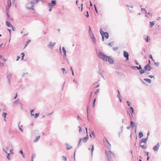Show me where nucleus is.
<instances>
[{
	"mask_svg": "<svg viewBox=\"0 0 161 161\" xmlns=\"http://www.w3.org/2000/svg\"><path fill=\"white\" fill-rule=\"evenodd\" d=\"M98 56L99 58L105 62L108 61L110 64H113L114 60L110 56H107L103 53L100 52H99Z\"/></svg>",
	"mask_w": 161,
	"mask_h": 161,
	"instance_id": "1",
	"label": "nucleus"
},
{
	"mask_svg": "<svg viewBox=\"0 0 161 161\" xmlns=\"http://www.w3.org/2000/svg\"><path fill=\"white\" fill-rule=\"evenodd\" d=\"M105 153L108 161H114L115 159V156L114 153H112L111 151L108 152L106 150Z\"/></svg>",
	"mask_w": 161,
	"mask_h": 161,
	"instance_id": "2",
	"label": "nucleus"
},
{
	"mask_svg": "<svg viewBox=\"0 0 161 161\" xmlns=\"http://www.w3.org/2000/svg\"><path fill=\"white\" fill-rule=\"evenodd\" d=\"M36 3L34 1H31L30 3H28L26 4V8L29 10H34L33 7L34 4L37 3L39 2V0H35Z\"/></svg>",
	"mask_w": 161,
	"mask_h": 161,
	"instance_id": "3",
	"label": "nucleus"
},
{
	"mask_svg": "<svg viewBox=\"0 0 161 161\" xmlns=\"http://www.w3.org/2000/svg\"><path fill=\"white\" fill-rule=\"evenodd\" d=\"M12 147V146L11 143L10 142L8 143L7 146L6 147V148H3V151L5 153H7V151L9 149H11Z\"/></svg>",
	"mask_w": 161,
	"mask_h": 161,
	"instance_id": "4",
	"label": "nucleus"
},
{
	"mask_svg": "<svg viewBox=\"0 0 161 161\" xmlns=\"http://www.w3.org/2000/svg\"><path fill=\"white\" fill-rule=\"evenodd\" d=\"M57 2L56 0H52L51 3H47L48 6L49 7H52L55 6L56 5Z\"/></svg>",
	"mask_w": 161,
	"mask_h": 161,
	"instance_id": "5",
	"label": "nucleus"
},
{
	"mask_svg": "<svg viewBox=\"0 0 161 161\" xmlns=\"http://www.w3.org/2000/svg\"><path fill=\"white\" fill-rule=\"evenodd\" d=\"M12 77V74L9 73L7 76V78L9 84H10L11 82V78Z\"/></svg>",
	"mask_w": 161,
	"mask_h": 161,
	"instance_id": "6",
	"label": "nucleus"
},
{
	"mask_svg": "<svg viewBox=\"0 0 161 161\" xmlns=\"http://www.w3.org/2000/svg\"><path fill=\"white\" fill-rule=\"evenodd\" d=\"M144 69L146 71H150L151 70L153 69V68L151 67L150 65L148 64H146L144 68Z\"/></svg>",
	"mask_w": 161,
	"mask_h": 161,
	"instance_id": "7",
	"label": "nucleus"
},
{
	"mask_svg": "<svg viewBox=\"0 0 161 161\" xmlns=\"http://www.w3.org/2000/svg\"><path fill=\"white\" fill-rule=\"evenodd\" d=\"M130 127L133 128L134 127H135V131L136 130L137 125L134 122L131 121L130 122Z\"/></svg>",
	"mask_w": 161,
	"mask_h": 161,
	"instance_id": "8",
	"label": "nucleus"
},
{
	"mask_svg": "<svg viewBox=\"0 0 161 161\" xmlns=\"http://www.w3.org/2000/svg\"><path fill=\"white\" fill-rule=\"evenodd\" d=\"M124 56L126 58V60H129V54L128 52L125 51H124L123 52Z\"/></svg>",
	"mask_w": 161,
	"mask_h": 161,
	"instance_id": "9",
	"label": "nucleus"
},
{
	"mask_svg": "<svg viewBox=\"0 0 161 161\" xmlns=\"http://www.w3.org/2000/svg\"><path fill=\"white\" fill-rule=\"evenodd\" d=\"M148 137H147L146 138H142L141 140H140L139 143H146L147 142V140L148 139Z\"/></svg>",
	"mask_w": 161,
	"mask_h": 161,
	"instance_id": "10",
	"label": "nucleus"
},
{
	"mask_svg": "<svg viewBox=\"0 0 161 161\" xmlns=\"http://www.w3.org/2000/svg\"><path fill=\"white\" fill-rule=\"evenodd\" d=\"M160 145L159 142H158L157 144L155 146L153 147V150L154 151H157Z\"/></svg>",
	"mask_w": 161,
	"mask_h": 161,
	"instance_id": "11",
	"label": "nucleus"
},
{
	"mask_svg": "<svg viewBox=\"0 0 161 161\" xmlns=\"http://www.w3.org/2000/svg\"><path fill=\"white\" fill-rule=\"evenodd\" d=\"M55 44L56 42H51L48 45V46L49 47L51 48L52 47H53Z\"/></svg>",
	"mask_w": 161,
	"mask_h": 161,
	"instance_id": "12",
	"label": "nucleus"
},
{
	"mask_svg": "<svg viewBox=\"0 0 161 161\" xmlns=\"http://www.w3.org/2000/svg\"><path fill=\"white\" fill-rule=\"evenodd\" d=\"M80 139H82V141L83 142H87L88 139V136L87 135L86 137H84L83 138H81Z\"/></svg>",
	"mask_w": 161,
	"mask_h": 161,
	"instance_id": "13",
	"label": "nucleus"
},
{
	"mask_svg": "<svg viewBox=\"0 0 161 161\" xmlns=\"http://www.w3.org/2000/svg\"><path fill=\"white\" fill-rule=\"evenodd\" d=\"M91 38L92 39L93 42L94 43H96L97 42H96V38H95V37L94 36V35H92V36L91 37Z\"/></svg>",
	"mask_w": 161,
	"mask_h": 161,
	"instance_id": "14",
	"label": "nucleus"
},
{
	"mask_svg": "<svg viewBox=\"0 0 161 161\" xmlns=\"http://www.w3.org/2000/svg\"><path fill=\"white\" fill-rule=\"evenodd\" d=\"M103 35L106 39H108L109 37L108 34L107 32H106L103 33Z\"/></svg>",
	"mask_w": 161,
	"mask_h": 161,
	"instance_id": "15",
	"label": "nucleus"
},
{
	"mask_svg": "<svg viewBox=\"0 0 161 161\" xmlns=\"http://www.w3.org/2000/svg\"><path fill=\"white\" fill-rule=\"evenodd\" d=\"M8 5L6 7L9 8L11 6V2L10 0H8L7 1Z\"/></svg>",
	"mask_w": 161,
	"mask_h": 161,
	"instance_id": "16",
	"label": "nucleus"
},
{
	"mask_svg": "<svg viewBox=\"0 0 161 161\" xmlns=\"http://www.w3.org/2000/svg\"><path fill=\"white\" fill-rule=\"evenodd\" d=\"M88 33H89V35H90V36H91V35H93V34L92 33V31L91 30V28L90 26H89V30L88 31Z\"/></svg>",
	"mask_w": 161,
	"mask_h": 161,
	"instance_id": "17",
	"label": "nucleus"
},
{
	"mask_svg": "<svg viewBox=\"0 0 161 161\" xmlns=\"http://www.w3.org/2000/svg\"><path fill=\"white\" fill-rule=\"evenodd\" d=\"M20 122L18 124V126L19 129L22 132H23V130L22 128H21V127H22V125H21L20 126L19 125L20 124Z\"/></svg>",
	"mask_w": 161,
	"mask_h": 161,
	"instance_id": "18",
	"label": "nucleus"
},
{
	"mask_svg": "<svg viewBox=\"0 0 161 161\" xmlns=\"http://www.w3.org/2000/svg\"><path fill=\"white\" fill-rule=\"evenodd\" d=\"M130 109L131 111V114L132 117H133V114L134 113V109L132 107H130Z\"/></svg>",
	"mask_w": 161,
	"mask_h": 161,
	"instance_id": "19",
	"label": "nucleus"
},
{
	"mask_svg": "<svg viewBox=\"0 0 161 161\" xmlns=\"http://www.w3.org/2000/svg\"><path fill=\"white\" fill-rule=\"evenodd\" d=\"M40 137V136H37L34 140V142H38Z\"/></svg>",
	"mask_w": 161,
	"mask_h": 161,
	"instance_id": "20",
	"label": "nucleus"
},
{
	"mask_svg": "<svg viewBox=\"0 0 161 161\" xmlns=\"http://www.w3.org/2000/svg\"><path fill=\"white\" fill-rule=\"evenodd\" d=\"M6 25L8 27H12V25L8 21H6Z\"/></svg>",
	"mask_w": 161,
	"mask_h": 161,
	"instance_id": "21",
	"label": "nucleus"
},
{
	"mask_svg": "<svg viewBox=\"0 0 161 161\" xmlns=\"http://www.w3.org/2000/svg\"><path fill=\"white\" fill-rule=\"evenodd\" d=\"M62 50L63 52L64 53V56H66V50L64 47H62Z\"/></svg>",
	"mask_w": 161,
	"mask_h": 161,
	"instance_id": "22",
	"label": "nucleus"
},
{
	"mask_svg": "<svg viewBox=\"0 0 161 161\" xmlns=\"http://www.w3.org/2000/svg\"><path fill=\"white\" fill-rule=\"evenodd\" d=\"M144 80L148 82L149 83H150L151 82V80L150 79L148 78H145L144 79Z\"/></svg>",
	"mask_w": 161,
	"mask_h": 161,
	"instance_id": "23",
	"label": "nucleus"
},
{
	"mask_svg": "<svg viewBox=\"0 0 161 161\" xmlns=\"http://www.w3.org/2000/svg\"><path fill=\"white\" fill-rule=\"evenodd\" d=\"M145 72V69H140V71H139V73L141 74H143Z\"/></svg>",
	"mask_w": 161,
	"mask_h": 161,
	"instance_id": "24",
	"label": "nucleus"
},
{
	"mask_svg": "<svg viewBox=\"0 0 161 161\" xmlns=\"http://www.w3.org/2000/svg\"><path fill=\"white\" fill-rule=\"evenodd\" d=\"M140 146H141V147H142V148L143 149H146L147 147L146 145H141V144Z\"/></svg>",
	"mask_w": 161,
	"mask_h": 161,
	"instance_id": "25",
	"label": "nucleus"
},
{
	"mask_svg": "<svg viewBox=\"0 0 161 161\" xmlns=\"http://www.w3.org/2000/svg\"><path fill=\"white\" fill-rule=\"evenodd\" d=\"M62 159L64 161H67V158L64 157V156H62Z\"/></svg>",
	"mask_w": 161,
	"mask_h": 161,
	"instance_id": "26",
	"label": "nucleus"
},
{
	"mask_svg": "<svg viewBox=\"0 0 161 161\" xmlns=\"http://www.w3.org/2000/svg\"><path fill=\"white\" fill-rule=\"evenodd\" d=\"M139 138H142L143 136V134L142 132H140L139 133Z\"/></svg>",
	"mask_w": 161,
	"mask_h": 161,
	"instance_id": "27",
	"label": "nucleus"
},
{
	"mask_svg": "<svg viewBox=\"0 0 161 161\" xmlns=\"http://www.w3.org/2000/svg\"><path fill=\"white\" fill-rule=\"evenodd\" d=\"M149 23H150V27H152L153 26V25H154V24L153 22H151V21H150L149 22Z\"/></svg>",
	"mask_w": 161,
	"mask_h": 161,
	"instance_id": "28",
	"label": "nucleus"
},
{
	"mask_svg": "<svg viewBox=\"0 0 161 161\" xmlns=\"http://www.w3.org/2000/svg\"><path fill=\"white\" fill-rule=\"evenodd\" d=\"M61 70V71H63V73L64 74H66L67 72L65 71V69L64 68H62Z\"/></svg>",
	"mask_w": 161,
	"mask_h": 161,
	"instance_id": "29",
	"label": "nucleus"
},
{
	"mask_svg": "<svg viewBox=\"0 0 161 161\" xmlns=\"http://www.w3.org/2000/svg\"><path fill=\"white\" fill-rule=\"evenodd\" d=\"M30 41H31V40H29V41H27L26 42H25V47H26L27 46V45L28 44L29 42Z\"/></svg>",
	"mask_w": 161,
	"mask_h": 161,
	"instance_id": "30",
	"label": "nucleus"
},
{
	"mask_svg": "<svg viewBox=\"0 0 161 161\" xmlns=\"http://www.w3.org/2000/svg\"><path fill=\"white\" fill-rule=\"evenodd\" d=\"M7 154V158L8 159V160H9L10 159V157H9V155L10 154V153H6Z\"/></svg>",
	"mask_w": 161,
	"mask_h": 161,
	"instance_id": "31",
	"label": "nucleus"
},
{
	"mask_svg": "<svg viewBox=\"0 0 161 161\" xmlns=\"http://www.w3.org/2000/svg\"><path fill=\"white\" fill-rule=\"evenodd\" d=\"M65 144H66V146L67 148V149L68 150L70 149V146H69V144H67V143H66Z\"/></svg>",
	"mask_w": 161,
	"mask_h": 161,
	"instance_id": "32",
	"label": "nucleus"
},
{
	"mask_svg": "<svg viewBox=\"0 0 161 161\" xmlns=\"http://www.w3.org/2000/svg\"><path fill=\"white\" fill-rule=\"evenodd\" d=\"M82 140V139H80L79 141L78 142V147H79V146H80L81 145V144H80V142H81V141Z\"/></svg>",
	"mask_w": 161,
	"mask_h": 161,
	"instance_id": "33",
	"label": "nucleus"
},
{
	"mask_svg": "<svg viewBox=\"0 0 161 161\" xmlns=\"http://www.w3.org/2000/svg\"><path fill=\"white\" fill-rule=\"evenodd\" d=\"M35 157H36V154H33L32 155L31 161H33V158H35Z\"/></svg>",
	"mask_w": 161,
	"mask_h": 161,
	"instance_id": "34",
	"label": "nucleus"
},
{
	"mask_svg": "<svg viewBox=\"0 0 161 161\" xmlns=\"http://www.w3.org/2000/svg\"><path fill=\"white\" fill-rule=\"evenodd\" d=\"M19 100L17 99L14 102V104H15V105H16L17 103L19 102Z\"/></svg>",
	"mask_w": 161,
	"mask_h": 161,
	"instance_id": "35",
	"label": "nucleus"
},
{
	"mask_svg": "<svg viewBox=\"0 0 161 161\" xmlns=\"http://www.w3.org/2000/svg\"><path fill=\"white\" fill-rule=\"evenodd\" d=\"M136 69H137V70H140L142 69V68L141 66V65H139V67L136 66Z\"/></svg>",
	"mask_w": 161,
	"mask_h": 161,
	"instance_id": "36",
	"label": "nucleus"
},
{
	"mask_svg": "<svg viewBox=\"0 0 161 161\" xmlns=\"http://www.w3.org/2000/svg\"><path fill=\"white\" fill-rule=\"evenodd\" d=\"M92 146L91 149V154H92V152L94 150V146L92 144Z\"/></svg>",
	"mask_w": 161,
	"mask_h": 161,
	"instance_id": "37",
	"label": "nucleus"
},
{
	"mask_svg": "<svg viewBox=\"0 0 161 161\" xmlns=\"http://www.w3.org/2000/svg\"><path fill=\"white\" fill-rule=\"evenodd\" d=\"M21 55H22L21 60H22L23 59L24 57L25 56V54L23 53H21Z\"/></svg>",
	"mask_w": 161,
	"mask_h": 161,
	"instance_id": "38",
	"label": "nucleus"
},
{
	"mask_svg": "<svg viewBox=\"0 0 161 161\" xmlns=\"http://www.w3.org/2000/svg\"><path fill=\"white\" fill-rule=\"evenodd\" d=\"M9 8L6 7V14H8L9 12Z\"/></svg>",
	"mask_w": 161,
	"mask_h": 161,
	"instance_id": "39",
	"label": "nucleus"
},
{
	"mask_svg": "<svg viewBox=\"0 0 161 161\" xmlns=\"http://www.w3.org/2000/svg\"><path fill=\"white\" fill-rule=\"evenodd\" d=\"M154 64L157 66H159V62H154Z\"/></svg>",
	"mask_w": 161,
	"mask_h": 161,
	"instance_id": "40",
	"label": "nucleus"
},
{
	"mask_svg": "<svg viewBox=\"0 0 161 161\" xmlns=\"http://www.w3.org/2000/svg\"><path fill=\"white\" fill-rule=\"evenodd\" d=\"M90 109V106L89 104H88L87 106V112L88 113V110Z\"/></svg>",
	"mask_w": 161,
	"mask_h": 161,
	"instance_id": "41",
	"label": "nucleus"
},
{
	"mask_svg": "<svg viewBox=\"0 0 161 161\" xmlns=\"http://www.w3.org/2000/svg\"><path fill=\"white\" fill-rule=\"evenodd\" d=\"M114 42H111L110 43H109L108 44V45L109 46L111 47L112 46V45L113 44Z\"/></svg>",
	"mask_w": 161,
	"mask_h": 161,
	"instance_id": "42",
	"label": "nucleus"
},
{
	"mask_svg": "<svg viewBox=\"0 0 161 161\" xmlns=\"http://www.w3.org/2000/svg\"><path fill=\"white\" fill-rule=\"evenodd\" d=\"M7 114V113H4V112H3V114H2V116H3L4 117V118H6V115Z\"/></svg>",
	"mask_w": 161,
	"mask_h": 161,
	"instance_id": "43",
	"label": "nucleus"
},
{
	"mask_svg": "<svg viewBox=\"0 0 161 161\" xmlns=\"http://www.w3.org/2000/svg\"><path fill=\"white\" fill-rule=\"evenodd\" d=\"M94 8H95V11L97 13V7H96V6L95 5V4H94Z\"/></svg>",
	"mask_w": 161,
	"mask_h": 161,
	"instance_id": "44",
	"label": "nucleus"
},
{
	"mask_svg": "<svg viewBox=\"0 0 161 161\" xmlns=\"http://www.w3.org/2000/svg\"><path fill=\"white\" fill-rule=\"evenodd\" d=\"M100 32L102 36L103 35V33L104 32L102 30V28H101V29L100 31Z\"/></svg>",
	"mask_w": 161,
	"mask_h": 161,
	"instance_id": "45",
	"label": "nucleus"
},
{
	"mask_svg": "<svg viewBox=\"0 0 161 161\" xmlns=\"http://www.w3.org/2000/svg\"><path fill=\"white\" fill-rule=\"evenodd\" d=\"M39 116V114L38 113H36L35 114V117L36 118Z\"/></svg>",
	"mask_w": 161,
	"mask_h": 161,
	"instance_id": "46",
	"label": "nucleus"
},
{
	"mask_svg": "<svg viewBox=\"0 0 161 161\" xmlns=\"http://www.w3.org/2000/svg\"><path fill=\"white\" fill-rule=\"evenodd\" d=\"M131 68L135 70L136 69V66H131Z\"/></svg>",
	"mask_w": 161,
	"mask_h": 161,
	"instance_id": "47",
	"label": "nucleus"
},
{
	"mask_svg": "<svg viewBox=\"0 0 161 161\" xmlns=\"http://www.w3.org/2000/svg\"><path fill=\"white\" fill-rule=\"evenodd\" d=\"M78 127L79 128V132L80 133L82 131L81 128V127L80 126H78Z\"/></svg>",
	"mask_w": 161,
	"mask_h": 161,
	"instance_id": "48",
	"label": "nucleus"
},
{
	"mask_svg": "<svg viewBox=\"0 0 161 161\" xmlns=\"http://www.w3.org/2000/svg\"><path fill=\"white\" fill-rule=\"evenodd\" d=\"M126 103L129 106H130L131 104V103H130V102L128 101H127Z\"/></svg>",
	"mask_w": 161,
	"mask_h": 161,
	"instance_id": "49",
	"label": "nucleus"
},
{
	"mask_svg": "<svg viewBox=\"0 0 161 161\" xmlns=\"http://www.w3.org/2000/svg\"><path fill=\"white\" fill-rule=\"evenodd\" d=\"M149 58H151L152 59V60H153V61H154L153 58V57H152V55L151 54H150L149 55Z\"/></svg>",
	"mask_w": 161,
	"mask_h": 161,
	"instance_id": "50",
	"label": "nucleus"
},
{
	"mask_svg": "<svg viewBox=\"0 0 161 161\" xmlns=\"http://www.w3.org/2000/svg\"><path fill=\"white\" fill-rule=\"evenodd\" d=\"M148 77L150 78H153L154 79H155L153 75H149L148 76Z\"/></svg>",
	"mask_w": 161,
	"mask_h": 161,
	"instance_id": "51",
	"label": "nucleus"
},
{
	"mask_svg": "<svg viewBox=\"0 0 161 161\" xmlns=\"http://www.w3.org/2000/svg\"><path fill=\"white\" fill-rule=\"evenodd\" d=\"M98 73L99 74H100L102 75V77H103V75L102 72H100V70H99V71L98 72Z\"/></svg>",
	"mask_w": 161,
	"mask_h": 161,
	"instance_id": "52",
	"label": "nucleus"
},
{
	"mask_svg": "<svg viewBox=\"0 0 161 161\" xmlns=\"http://www.w3.org/2000/svg\"><path fill=\"white\" fill-rule=\"evenodd\" d=\"M96 98H95L94 100V101H93V106L94 107L95 105V101H96Z\"/></svg>",
	"mask_w": 161,
	"mask_h": 161,
	"instance_id": "53",
	"label": "nucleus"
},
{
	"mask_svg": "<svg viewBox=\"0 0 161 161\" xmlns=\"http://www.w3.org/2000/svg\"><path fill=\"white\" fill-rule=\"evenodd\" d=\"M59 51H60V53L61 55H62V51L61 49V47L60 46L59 47Z\"/></svg>",
	"mask_w": 161,
	"mask_h": 161,
	"instance_id": "54",
	"label": "nucleus"
},
{
	"mask_svg": "<svg viewBox=\"0 0 161 161\" xmlns=\"http://www.w3.org/2000/svg\"><path fill=\"white\" fill-rule=\"evenodd\" d=\"M113 49L114 50H116L118 49V47H114Z\"/></svg>",
	"mask_w": 161,
	"mask_h": 161,
	"instance_id": "55",
	"label": "nucleus"
},
{
	"mask_svg": "<svg viewBox=\"0 0 161 161\" xmlns=\"http://www.w3.org/2000/svg\"><path fill=\"white\" fill-rule=\"evenodd\" d=\"M130 153L131 154L132 157V158H133V152H132V150L130 151Z\"/></svg>",
	"mask_w": 161,
	"mask_h": 161,
	"instance_id": "56",
	"label": "nucleus"
},
{
	"mask_svg": "<svg viewBox=\"0 0 161 161\" xmlns=\"http://www.w3.org/2000/svg\"><path fill=\"white\" fill-rule=\"evenodd\" d=\"M99 92V89H98L94 93L97 94V93Z\"/></svg>",
	"mask_w": 161,
	"mask_h": 161,
	"instance_id": "57",
	"label": "nucleus"
},
{
	"mask_svg": "<svg viewBox=\"0 0 161 161\" xmlns=\"http://www.w3.org/2000/svg\"><path fill=\"white\" fill-rule=\"evenodd\" d=\"M92 93H93V92H91V94H90V95L89 97V99H91L92 97Z\"/></svg>",
	"mask_w": 161,
	"mask_h": 161,
	"instance_id": "58",
	"label": "nucleus"
},
{
	"mask_svg": "<svg viewBox=\"0 0 161 161\" xmlns=\"http://www.w3.org/2000/svg\"><path fill=\"white\" fill-rule=\"evenodd\" d=\"M71 71H72V75H74V73L73 70L71 67Z\"/></svg>",
	"mask_w": 161,
	"mask_h": 161,
	"instance_id": "59",
	"label": "nucleus"
},
{
	"mask_svg": "<svg viewBox=\"0 0 161 161\" xmlns=\"http://www.w3.org/2000/svg\"><path fill=\"white\" fill-rule=\"evenodd\" d=\"M77 119L78 120H81V119L79 116H77Z\"/></svg>",
	"mask_w": 161,
	"mask_h": 161,
	"instance_id": "60",
	"label": "nucleus"
},
{
	"mask_svg": "<svg viewBox=\"0 0 161 161\" xmlns=\"http://www.w3.org/2000/svg\"><path fill=\"white\" fill-rule=\"evenodd\" d=\"M86 15L87 17H88L89 16L88 12L87 11V14H86Z\"/></svg>",
	"mask_w": 161,
	"mask_h": 161,
	"instance_id": "61",
	"label": "nucleus"
},
{
	"mask_svg": "<svg viewBox=\"0 0 161 161\" xmlns=\"http://www.w3.org/2000/svg\"><path fill=\"white\" fill-rule=\"evenodd\" d=\"M12 150H13V147L12 148H11L10 150L9 151L10 152V154L12 153Z\"/></svg>",
	"mask_w": 161,
	"mask_h": 161,
	"instance_id": "62",
	"label": "nucleus"
},
{
	"mask_svg": "<svg viewBox=\"0 0 161 161\" xmlns=\"http://www.w3.org/2000/svg\"><path fill=\"white\" fill-rule=\"evenodd\" d=\"M19 152L21 154H23V151H22V150H21L19 151Z\"/></svg>",
	"mask_w": 161,
	"mask_h": 161,
	"instance_id": "63",
	"label": "nucleus"
},
{
	"mask_svg": "<svg viewBox=\"0 0 161 161\" xmlns=\"http://www.w3.org/2000/svg\"><path fill=\"white\" fill-rule=\"evenodd\" d=\"M19 58L20 57L19 56H17V57L16 61H18Z\"/></svg>",
	"mask_w": 161,
	"mask_h": 161,
	"instance_id": "64",
	"label": "nucleus"
}]
</instances>
